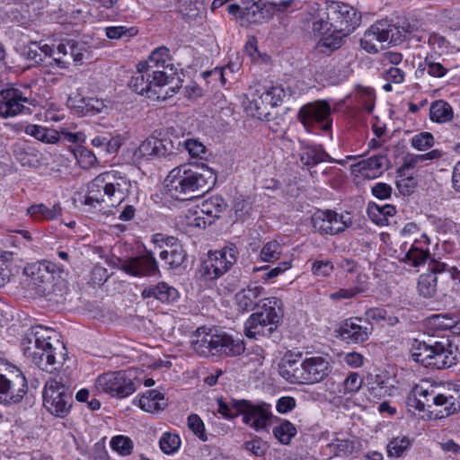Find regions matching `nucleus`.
I'll use <instances>...</instances> for the list:
<instances>
[{"instance_id": "obj_1", "label": "nucleus", "mask_w": 460, "mask_h": 460, "mask_svg": "<svg viewBox=\"0 0 460 460\" xmlns=\"http://www.w3.org/2000/svg\"><path fill=\"white\" fill-rule=\"evenodd\" d=\"M216 180L214 171L204 164L200 167L182 164L171 170L165 181L172 198L186 200L195 197V193L208 191Z\"/></svg>"}, {"instance_id": "obj_2", "label": "nucleus", "mask_w": 460, "mask_h": 460, "mask_svg": "<svg viewBox=\"0 0 460 460\" xmlns=\"http://www.w3.org/2000/svg\"><path fill=\"white\" fill-rule=\"evenodd\" d=\"M133 182L125 172L116 169L98 174L87 185L85 204L119 205L132 193Z\"/></svg>"}, {"instance_id": "obj_3", "label": "nucleus", "mask_w": 460, "mask_h": 460, "mask_svg": "<svg viewBox=\"0 0 460 460\" xmlns=\"http://www.w3.org/2000/svg\"><path fill=\"white\" fill-rule=\"evenodd\" d=\"M58 345L56 331L43 325L28 329L21 341L23 355L40 369L49 372L57 363L56 350Z\"/></svg>"}, {"instance_id": "obj_4", "label": "nucleus", "mask_w": 460, "mask_h": 460, "mask_svg": "<svg viewBox=\"0 0 460 460\" xmlns=\"http://www.w3.org/2000/svg\"><path fill=\"white\" fill-rule=\"evenodd\" d=\"M326 17L330 20L333 31L318 41L315 51L317 54L328 56L342 46L343 39L359 24L360 17L352 6L341 2L327 4Z\"/></svg>"}, {"instance_id": "obj_5", "label": "nucleus", "mask_w": 460, "mask_h": 460, "mask_svg": "<svg viewBox=\"0 0 460 460\" xmlns=\"http://www.w3.org/2000/svg\"><path fill=\"white\" fill-rule=\"evenodd\" d=\"M154 62L155 66L163 69L154 70L152 75H137L132 78L131 87L133 90L147 99L152 101H165L172 97L180 89V85H171L175 80L177 68L172 65H165V59H148Z\"/></svg>"}, {"instance_id": "obj_6", "label": "nucleus", "mask_w": 460, "mask_h": 460, "mask_svg": "<svg viewBox=\"0 0 460 460\" xmlns=\"http://www.w3.org/2000/svg\"><path fill=\"white\" fill-rule=\"evenodd\" d=\"M411 358L434 369H443L456 364V358L449 339L428 334L423 340L415 339L411 344Z\"/></svg>"}, {"instance_id": "obj_7", "label": "nucleus", "mask_w": 460, "mask_h": 460, "mask_svg": "<svg viewBox=\"0 0 460 460\" xmlns=\"http://www.w3.org/2000/svg\"><path fill=\"white\" fill-rule=\"evenodd\" d=\"M413 37V28L403 21L393 23L389 20H380L372 24L360 40V46L369 54H376L392 45H399Z\"/></svg>"}, {"instance_id": "obj_8", "label": "nucleus", "mask_w": 460, "mask_h": 460, "mask_svg": "<svg viewBox=\"0 0 460 460\" xmlns=\"http://www.w3.org/2000/svg\"><path fill=\"white\" fill-rule=\"evenodd\" d=\"M330 371L329 362L319 356L303 361L285 358L279 364L280 376L291 384H315L323 380Z\"/></svg>"}, {"instance_id": "obj_9", "label": "nucleus", "mask_w": 460, "mask_h": 460, "mask_svg": "<svg viewBox=\"0 0 460 460\" xmlns=\"http://www.w3.org/2000/svg\"><path fill=\"white\" fill-rule=\"evenodd\" d=\"M261 302V311L251 314L244 323V333L248 338L270 337L283 316L280 299L271 296Z\"/></svg>"}, {"instance_id": "obj_10", "label": "nucleus", "mask_w": 460, "mask_h": 460, "mask_svg": "<svg viewBox=\"0 0 460 460\" xmlns=\"http://www.w3.org/2000/svg\"><path fill=\"white\" fill-rule=\"evenodd\" d=\"M73 388L63 376L49 377L42 390V405L52 416L64 419L73 407Z\"/></svg>"}, {"instance_id": "obj_11", "label": "nucleus", "mask_w": 460, "mask_h": 460, "mask_svg": "<svg viewBox=\"0 0 460 460\" xmlns=\"http://www.w3.org/2000/svg\"><path fill=\"white\" fill-rule=\"evenodd\" d=\"M27 391V379L22 372L17 367L0 358V403H18Z\"/></svg>"}, {"instance_id": "obj_12", "label": "nucleus", "mask_w": 460, "mask_h": 460, "mask_svg": "<svg viewBox=\"0 0 460 460\" xmlns=\"http://www.w3.org/2000/svg\"><path fill=\"white\" fill-rule=\"evenodd\" d=\"M297 119L307 131H328L332 128L331 106L323 100L309 102L299 109Z\"/></svg>"}, {"instance_id": "obj_13", "label": "nucleus", "mask_w": 460, "mask_h": 460, "mask_svg": "<svg viewBox=\"0 0 460 460\" xmlns=\"http://www.w3.org/2000/svg\"><path fill=\"white\" fill-rule=\"evenodd\" d=\"M237 261V249L234 245L208 253V259L201 265V274L207 279H217L228 271Z\"/></svg>"}, {"instance_id": "obj_14", "label": "nucleus", "mask_w": 460, "mask_h": 460, "mask_svg": "<svg viewBox=\"0 0 460 460\" xmlns=\"http://www.w3.org/2000/svg\"><path fill=\"white\" fill-rule=\"evenodd\" d=\"M234 408L241 412L243 422L255 431L266 429L275 418L270 404L266 402L253 404L246 400L234 401Z\"/></svg>"}, {"instance_id": "obj_15", "label": "nucleus", "mask_w": 460, "mask_h": 460, "mask_svg": "<svg viewBox=\"0 0 460 460\" xmlns=\"http://www.w3.org/2000/svg\"><path fill=\"white\" fill-rule=\"evenodd\" d=\"M95 388L100 393L119 398L127 397L136 390L134 382L124 371L110 372L99 376L95 380Z\"/></svg>"}, {"instance_id": "obj_16", "label": "nucleus", "mask_w": 460, "mask_h": 460, "mask_svg": "<svg viewBox=\"0 0 460 460\" xmlns=\"http://www.w3.org/2000/svg\"><path fill=\"white\" fill-rule=\"evenodd\" d=\"M351 223L349 214L344 216L332 210H317L311 217L314 231L321 234H337L350 226Z\"/></svg>"}, {"instance_id": "obj_17", "label": "nucleus", "mask_w": 460, "mask_h": 460, "mask_svg": "<svg viewBox=\"0 0 460 460\" xmlns=\"http://www.w3.org/2000/svg\"><path fill=\"white\" fill-rule=\"evenodd\" d=\"M116 266L126 274L137 278L152 277L160 273L158 262L151 252L124 259L118 258Z\"/></svg>"}, {"instance_id": "obj_18", "label": "nucleus", "mask_w": 460, "mask_h": 460, "mask_svg": "<svg viewBox=\"0 0 460 460\" xmlns=\"http://www.w3.org/2000/svg\"><path fill=\"white\" fill-rule=\"evenodd\" d=\"M35 100L26 97L19 89L8 87L0 91V117L6 119L30 112L25 103L34 105Z\"/></svg>"}, {"instance_id": "obj_19", "label": "nucleus", "mask_w": 460, "mask_h": 460, "mask_svg": "<svg viewBox=\"0 0 460 460\" xmlns=\"http://www.w3.org/2000/svg\"><path fill=\"white\" fill-rule=\"evenodd\" d=\"M373 332V325L363 317H350L344 320L340 326V335L347 342L362 343L368 340Z\"/></svg>"}, {"instance_id": "obj_20", "label": "nucleus", "mask_w": 460, "mask_h": 460, "mask_svg": "<svg viewBox=\"0 0 460 460\" xmlns=\"http://www.w3.org/2000/svg\"><path fill=\"white\" fill-rule=\"evenodd\" d=\"M388 164L385 155H377L352 164L351 171L354 173H359L364 178L375 179L388 168Z\"/></svg>"}, {"instance_id": "obj_21", "label": "nucleus", "mask_w": 460, "mask_h": 460, "mask_svg": "<svg viewBox=\"0 0 460 460\" xmlns=\"http://www.w3.org/2000/svg\"><path fill=\"white\" fill-rule=\"evenodd\" d=\"M56 270V264L49 261L33 264L24 269V273L31 277L33 285L40 288V291L45 293V286L50 284L53 280V272Z\"/></svg>"}, {"instance_id": "obj_22", "label": "nucleus", "mask_w": 460, "mask_h": 460, "mask_svg": "<svg viewBox=\"0 0 460 460\" xmlns=\"http://www.w3.org/2000/svg\"><path fill=\"white\" fill-rule=\"evenodd\" d=\"M216 335L205 327L197 329L190 340L192 349L199 356H216Z\"/></svg>"}, {"instance_id": "obj_23", "label": "nucleus", "mask_w": 460, "mask_h": 460, "mask_svg": "<svg viewBox=\"0 0 460 460\" xmlns=\"http://www.w3.org/2000/svg\"><path fill=\"white\" fill-rule=\"evenodd\" d=\"M245 350L244 342L237 337L226 332H218L216 335V356L225 355L236 357Z\"/></svg>"}, {"instance_id": "obj_24", "label": "nucleus", "mask_w": 460, "mask_h": 460, "mask_svg": "<svg viewBox=\"0 0 460 460\" xmlns=\"http://www.w3.org/2000/svg\"><path fill=\"white\" fill-rule=\"evenodd\" d=\"M141 296L144 299L154 298L164 304H171L178 300L179 292L174 287L162 281L146 287L141 291Z\"/></svg>"}, {"instance_id": "obj_25", "label": "nucleus", "mask_w": 460, "mask_h": 460, "mask_svg": "<svg viewBox=\"0 0 460 460\" xmlns=\"http://www.w3.org/2000/svg\"><path fill=\"white\" fill-rule=\"evenodd\" d=\"M263 288L256 285H249L241 289L234 296V303L240 312L252 311L258 305L259 298L263 294Z\"/></svg>"}, {"instance_id": "obj_26", "label": "nucleus", "mask_w": 460, "mask_h": 460, "mask_svg": "<svg viewBox=\"0 0 460 460\" xmlns=\"http://www.w3.org/2000/svg\"><path fill=\"white\" fill-rule=\"evenodd\" d=\"M303 19L305 22L311 25L314 33H317L319 35L326 34L330 31L331 28H332V26H331L330 20L326 17V8L320 9L317 3H314L310 7V11L305 13Z\"/></svg>"}, {"instance_id": "obj_27", "label": "nucleus", "mask_w": 460, "mask_h": 460, "mask_svg": "<svg viewBox=\"0 0 460 460\" xmlns=\"http://www.w3.org/2000/svg\"><path fill=\"white\" fill-rule=\"evenodd\" d=\"M425 326L429 334L436 332H443L452 329L458 330L460 322L457 317L452 314H432L425 321Z\"/></svg>"}, {"instance_id": "obj_28", "label": "nucleus", "mask_w": 460, "mask_h": 460, "mask_svg": "<svg viewBox=\"0 0 460 460\" xmlns=\"http://www.w3.org/2000/svg\"><path fill=\"white\" fill-rule=\"evenodd\" d=\"M301 163L308 167L314 166L319 163L329 161L335 162L320 146L305 145L303 146L300 152ZM340 164H343L341 161H336Z\"/></svg>"}, {"instance_id": "obj_29", "label": "nucleus", "mask_w": 460, "mask_h": 460, "mask_svg": "<svg viewBox=\"0 0 460 460\" xmlns=\"http://www.w3.org/2000/svg\"><path fill=\"white\" fill-rule=\"evenodd\" d=\"M27 215L33 221H52L62 215V208L59 202L48 207L43 203L33 204L27 208Z\"/></svg>"}, {"instance_id": "obj_30", "label": "nucleus", "mask_w": 460, "mask_h": 460, "mask_svg": "<svg viewBox=\"0 0 460 460\" xmlns=\"http://www.w3.org/2000/svg\"><path fill=\"white\" fill-rule=\"evenodd\" d=\"M152 135H155V151L157 158L167 157L175 154L181 146V142L177 137L172 139L167 133L155 130Z\"/></svg>"}, {"instance_id": "obj_31", "label": "nucleus", "mask_w": 460, "mask_h": 460, "mask_svg": "<svg viewBox=\"0 0 460 460\" xmlns=\"http://www.w3.org/2000/svg\"><path fill=\"white\" fill-rule=\"evenodd\" d=\"M167 405V400L157 390H149L141 395L139 407L147 412H155L164 410Z\"/></svg>"}, {"instance_id": "obj_32", "label": "nucleus", "mask_w": 460, "mask_h": 460, "mask_svg": "<svg viewBox=\"0 0 460 460\" xmlns=\"http://www.w3.org/2000/svg\"><path fill=\"white\" fill-rule=\"evenodd\" d=\"M455 394L439 393V399L435 407L437 408L436 414L439 415V418L449 416L460 410V396L456 393Z\"/></svg>"}, {"instance_id": "obj_33", "label": "nucleus", "mask_w": 460, "mask_h": 460, "mask_svg": "<svg viewBox=\"0 0 460 460\" xmlns=\"http://www.w3.org/2000/svg\"><path fill=\"white\" fill-rule=\"evenodd\" d=\"M349 65V63L342 64L339 62L332 67L327 66L320 74L321 79L327 80L332 84H338L345 81L352 73Z\"/></svg>"}, {"instance_id": "obj_34", "label": "nucleus", "mask_w": 460, "mask_h": 460, "mask_svg": "<svg viewBox=\"0 0 460 460\" xmlns=\"http://www.w3.org/2000/svg\"><path fill=\"white\" fill-rule=\"evenodd\" d=\"M367 212L374 223L378 226H386L388 225V218L395 215L396 208L391 204L379 206L376 203H369Z\"/></svg>"}, {"instance_id": "obj_35", "label": "nucleus", "mask_w": 460, "mask_h": 460, "mask_svg": "<svg viewBox=\"0 0 460 460\" xmlns=\"http://www.w3.org/2000/svg\"><path fill=\"white\" fill-rule=\"evenodd\" d=\"M226 204L220 196H213L200 204L199 213L210 218V222L220 217V214L226 209Z\"/></svg>"}, {"instance_id": "obj_36", "label": "nucleus", "mask_w": 460, "mask_h": 460, "mask_svg": "<svg viewBox=\"0 0 460 460\" xmlns=\"http://www.w3.org/2000/svg\"><path fill=\"white\" fill-rule=\"evenodd\" d=\"M24 132L45 144H56L59 140V132L52 128L30 124L24 128Z\"/></svg>"}, {"instance_id": "obj_37", "label": "nucleus", "mask_w": 460, "mask_h": 460, "mask_svg": "<svg viewBox=\"0 0 460 460\" xmlns=\"http://www.w3.org/2000/svg\"><path fill=\"white\" fill-rule=\"evenodd\" d=\"M453 115L451 105L444 100H438L430 104L429 118L433 122L445 123L450 121Z\"/></svg>"}, {"instance_id": "obj_38", "label": "nucleus", "mask_w": 460, "mask_h": 460, "mask_svg": "<svg viewBox=\"0 0 460 460\" xmlns=\"http://www.w3.org/2000/svg\"><path fill=\"white\" fill-rule=\"evenodd\" d=\"M270 17L269 10L257 2H248L242 11V18L251 23H258Z\"/></svg>"}, {"instance_id": "obj_39", "label": "nucleus", "mask_w": 460, "mask_h": 460, "mask_svg": "<svg viewBox=\"0 0 460 460\" xmlns=\"http://www.w3.org/2000/svg\"><path fill=\"white\" fill-rule=\"evenodd\" d=\"M291 89L282 84L275 85L264 91L263 99L269 102L270 107L280 105L286 98L291 96Z\"/></svg>"}, {"instance_id": "obj_40", "label": "nucleus", "mask_w": 460, "mask_h": 460, "mask_svg": "<svg viewBox=\"0 0 460 460\" xmlns=\"http://www.w3.org/2000/svg\"><path fill=\"white\" fill-rule=\"evenodd\" d=\"M296 428L288 420H282L280 423L272 429L274 438L282 445H288L291 439L296 435Z\"/></svg>"}, {"instance_id": "obj_41", "label": "nucleus", "mask_w": 460, "mask_h": 460, "mask_svg": "<svg viewBox=\"0 0 460 460\" xmlns=\"http://www.w3.org/2000/svg\"><path fill=\"white\" fill-rule=\"evenodd\" d=\"M155 147V135H151L134 151L133 160L137 163H141L143 160H153L157 158Z\"/></svg>"}, {"instance_id": "obj_42", "label": "nucleus", "mask_w": 460, "mask_h": 460, "mask_svg": "<svg viewBox=\"0 0 460 460\" xmlns=\"http://www.w3.org/2000/svg\"><path fill=\"white\" fill-rule=\"evenodd\" d=\"M437 283L438 279L433 272L423 273L419 278L418 290L422 296L430 298L437 293Z\"/></svg>"}, {"instance_id": "obj_43", "label": "nucleus", "mask_w": 460, "mask_h": 460, "mask_svg": "<svg viewBox=\"0 0 460 460\" xmlns=\"http://www.w3.org/2000/svg\"><path fill=\"white\" fill-rule=\"evenodd\" d=\"M159 257L164 261L168 269H176L184 262L186 259V252L183 250L182 245H176V249L172 251H161Z\"/></svg>"}, {"instance_id": "obj_44", "label": "nucleus", "mask_w": 460, "mask_h": 460, "mask_svg": "<svg viewBox=\"0 0 460 460\" xmlns=\"http://www.w3.org/2000/svg\"><path fill=\"white\" fill-rule=\"evenodd\" d=\"M355 98L366 111L371 112L376 100V94L373 88L358 84L355 86Z\"/></svg>"}, {"instance_id": "obj_45", "label": "nucleus", "mask_w": 460, "mask_h": 460, "mask_svg": "<svg viewBox=\"0 0 460 460\" xmlns=\"http://www.w3.org/2000/svg\"><path fill=\"white\" fill-rule=\"evenodd\" d=\"M269 107V102L263 99V93H261L257 98L253 97L250 101L248 110L253 117L259 119H268L270 115Z\"/></svg>"}, {"instance_id": "obj_46", "label": "nucleus", "mask_w": 460, "mask_h": 460, "mask_svg": "<svg viewBox=\"0 0 460 460\" xmlns=\"http://www.w3.org/2000/svg\"><path fill=\"white\" fill-rule=\"evenodd\" d=\"M415 393L421 397L422 402H420V405L424 407V411L436 407L439 399V393H437L433 387L425 388L423 385H416Z\"/></svg>"}, {"instance_id": "obj_47", "label": "nucleus", "mask_w": 460, "mask_h": 460, "mask_svg": "<svg viewBox=\"0 0 460 460\" xmlns=\"http://www.w3.org/2000/svg\"><path fill=\"white\" fill-rule=\"evenodd\" d=\"M281 252V244L278 241H270L262 246L260 259L265 262H272L279 260Z\"/></svg>"}, {"instance_id": "obj_48", "label": "nucleus", "mask_w": 460, "mask_h": 460, "mask_svg": "<svg viewBox=\"0 0 460 460\" xmlns=\"http://www.w3.org/2000/svg\"><path fill=\"white\" fill-rule=\"evenodd\" d=\"M429 257V251H422L421 248H410L405 252L402 261L411 267L422 265Z\"/></svg>"}, {"instance_id": "obj_49", "label": "nucleus", "mask_w": 460, "mask_h": 460, "mask_svg": "<svg viewBox=\"0 0 460 460\" xmlns=\"http://www.w3.org/2000/svg\"><path fill=\"white\" fill-rule=\"evenodd\" d=\"M111 447L121 456L131 455L134 447L133 441L126 436L118 435L111 438Z\"/></svg>"}, {"instance_id": "obj_50", "label": "nucleus", "mask_w": 460, "mask_h": 460, "mask_svg": "<svg viewBox=\"0 0 460 460\" xmlns=\"http://www.w3.org/2000/svg\"><path fill=\"white\" fill-rule=\"evenodd\" d=\"M327 447L336 456L350 455L354 450V442L350 439H335Z\"/></svg>"}, {"instance_id": "obj_51", "label": "nucleus", "mask_w": 460, "mask_h": 460, "mask_svg": "<svg viewBox=\"0 0 460 460\" xmlns=\"http://www.w3.org/2000/svg\"><path fill=\"white\" fill-rule=\"evenodd\" d=\"M161 450L167 455L176 452L181 445V439L178 435L164 433L159 441Z\"/></svg>"}, {"instance_id": "obj_52", "label": "nucleus", "mask_w": 460, "mask_h": 460, "mask_svg": "<svg viewBox=\"0 0 460 460\" xmlns=\"http://www.w3.org/2000/svg\"><path fill=\"white\" fill-rule=\"evenodd\" d=\"M411 442L406 437L394 438L387 445L388 456L399 457L410 447Z\"/></svg>"}, {"instance_id": "obj_53", "label": "nucleus", "mask_w": 460, "mask_h": 460, "mask_svg": "<svg viewBox=\"0 0 460 460\" xmlns=\"http://www.w3.org/2000/svg\"><path fill=\"white\" fill-rule=\"evenodd\" d=\"M152 242L157 245L161 251L166 252L176 249V245H181L177 238L161 233L154 234L152 236Z\"/></svg>"}, {"instance_id": "obj_54", "label": "nucleus", "mask_w": 460, "mask_h": 460, "mask_svg": "<svg viewBox=\"0 0 460 460\" xmlns=\"http://www.w3.org/2000/svg\"><path fill=\"white\" fill-rule=\"evenodd\" d=\"M411 146L417 150H427L434 146L435 140L431 133L423 131L414 135L411 138Z\"/></svg>"}, {"instance_id": "obj_55", "label": "nucleus", "mask_w": 460, "mask_h": 460, "mask_svg": "<svg viewBox=\"0 0 460 460\" xmlns=\"http://www.w3.org/2000/svg\"><path fill=\"white\" fill-rule=\"evenodd\" d=\"M367 290V288L360 285L348 288H340L339 290L331 293L329 298L332 301H339L342 299H351L357 295L363 293Z\"/></svg>"}, {"instance_id": "obj_56", "label": "nucleus", "mask_w": 460, "mask_h": 460, "mask_svg": "<svg viewBox=\"0 0 460 460\" xmlns=\"http://www.w3.org/2000/svg\"><path fill=\"white\" fill-rule=\"evenodd\" d=\"M188 427L200 440H208L204 422L199 415L190 414L188 417Z\"/></svg>"}, {"instance_id": "obj_57", "label": "nucleus", "mask_w": 460, "mask_h": 460, "mask_svg": "<svg viewBox=\"0 0 460 460\" xmlns=\"http://www.w3.org/2000/svg\"><path fill=\"white\" fill-rule=\"evenodd\" d=\"M429 44L432 47L434 53L439 57L453 53L452 51H447L449 47L446 39L437 33H433L429 36Z\"/></svg>"}, {"instance_id": "obj_58", "label": "nucleus", "mask_w": 460, "mask_h": 460, "mask_svg": "<svg viewBox=\"0 0 460 460\" xmlns=\"http://www.w3.org/2000/svg\"><path fill=\"white\" fill-rule=\"evenodd\" d=\"M57 49L58 54L63 56L70 55L72 58H83V53L79 51L78 43L72 40L59 43Z\"/></svg>"}, {"instance_id": "obj_59", "label": "nucleus", "mask_w": 460, "mask_h": 460, "mask_svg": "<svg viewBox=\"0 0 460 460\" xmlns=\"http://www.w3.org/2000/svg\"><path fill=\"white\" fill-rule=\"evenodd\" d=\"M181 145L193 158H202V155L206 153L205 146L196 139L189 138L183 141Z\"/></svg>"}, {"instance_id": "obj_60", "label": "nucleus", "mask_w": 460, "mask_h": 460, "mask_svg": "<svg viewBox=\"0 0 460 460\" xmlns=\"http://www.w3.org/2000/svg\"><path fill=\"white\" fill-rule=\"evenodd\" d=\"M137 30L134 27L127 28L125 26H113L106 28V36L109 39L118 40L123 37H131L136 35Z\"/></svg>"}, {"instance_id": "obj_61", "label": "nucleus", "mask_w": 460, "mask_h": 460, "mask_svg": "<svg viewBox=\"0 0 460 460\" xmlns=\"http://www.w3.org/2000/svg\"><path fill=\"white\" fill-rule=\"evenodd\" d=\"M108 106L101 99L87 97L85 116H94L99 113L106 112Z\"/></svg>"}, {"instance_id": "obj_62", "label": "nucleus", "mask_w": 460, "mask_h": 460, "mask_svg": "<svg viewBox=\"0 0 460 460\" xmlns=\"http://www.w3.org/2000/svg\"><path fill=\"white\" fill-rule=\"evenodd\" d=\"M245 450L251 452L255 456H262L267 451V444L261 438L255 437L250 441H246L243 445Z\"/></svg>"}, {"instance_id": "obj_63", "label": "nucleus", "mask_w": 460, "mask_h": 460, "mask_svg": "<svg viewBox=\"0 0 460 460\" xmlns=\"http://www.w3.org/2000/svg\"><path fill=\"white\" fill-rule=\"evenodd\" d=\"M76 159L83 169H89L97 163L96 155L88 148H81L76 155Z\"/></svg>"}, {"instance_id": "obj_64", "label": "nucleus", "mask_w": 460, "mask_h": 460, "mask_svg": "<svg viewBox=\"0 0 460 460\" xmlns=\"http://www.w3.org/2000/svg\"><path fill=\"white\" fill-rule=\"evenodd\" d=\"M362 386V379L356 372L350 373L343 382V388L347 394H355Z\"/></svg>"}]
</instances>
